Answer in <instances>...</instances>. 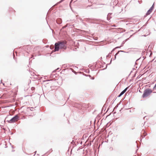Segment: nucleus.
<instances>
[{
	"label": "nucleus",
	"instance_id": "1",
	"mask_svg": "<svg viewBox=\"0 0 156 156\" xmlns=\"http://www.w3.org/2000/svg\"><path fill=\"white\" fill-rule=\"evenodd\" d=\"M67 48L66 42L65 41H59L56 43L55 45L54 51H58L59 49L65 50Z\"/></svg>",
	"mask_w": 156,
	"mask_h": 156
},
{
	"label": "nucleus",
	"instance_id": "2",
	"mask_svg": "<svg viewBox=\"0 0 156 156\" xmlns=\"http://www.w3.org/2000/svg\"><path fill=\"white\" fill-rule=\"evenodd\" d=\"M152 92V90L150 89H147L145 90L143 94V98H144L147 97Z\"/></svg>",
	"mask_w": 156,
	"mask_h": 156
},
{
	"label": "nucleus",
	"instance_id": "3",
	"mask_svg": "<svg viewBox=\"0 0 156 156\" xmlns=\"http://www.w3.org/2000/svg\"><path fill=\"white\" fill-rule=\"evenodd\" d=\"M19 117L18 115H16L14 117L12 118L11 119L9 122L10 123H12L14 122H17L19 120Z\"/></svg>",
	"mask_w": 156,
	"mask_h": 156
},
{
	"label": "nucleus",
	"instance_id": "4",
	"mask_svg": "<svg viewBox=\"0 0 156 156\" xmlns=\"http://www.w3.org/2000/svg\"><path fill=\"white\" fill-rule=\"evenodd\" d=\"M154 7L153 5L152 6V7L150 8V9L147 12L146 15L147 16V15H149L152 12L153 9Z\"/></svg>",
	"mask_w": 156,
	"mask_h": 156
},
{
	"label": "nucleus",
	"instance_id": "5",
	"mask_svg": "<svg viewBox=\"0 0 156 156\" xmlns=\"http://www.w3.org/2000/svg\"><path fill=\"white\" fill-rule=\"evenodd\" d=\"M127 90V88H126L124 90L122 91L120 94L119 95V97H120Z\"/></svg>",
	"mask_w": 156,
	"mask_h": 156
},
{
	"label": "nucleus",
	"instance_id": "6",
	"mask_svg": "<svg viewBox=\"0 0 156 156\" xmlns=\"http://www.w3.org/2000/svg\"><path fill=\"white\" fill-rule=\"evenodd\" d=\"M52 151V149H50L47 152H48V154H49Z\"/></svg>",
	"mask_w": 156,
	"mask_h": 156
},
{
	"label": "nucleus",
	"instance_id": "7",
	"mask_svg": "<svg viewBox=\"0 0 156 156\" xmlns=\"http://www.w3.org/2000/svg\"><path fill=\"white\" fill-rule=\"evenodd\" d=\"M122 52V51H118V52L115 54V58L116 57V56L118 55L120 52Z\"/></svg>",
	"mask_w": 156,
	"mask_h": 156
},
{
	"label": "nucleus",
	"instance_id": "8",
	"mask_svg": "<svg viewBox=\"0 0 156 156\" xmlns=\"http://www.w3.org/2000/svg\"><path fill=\"white\" fill-rule=\"evenodd\" d=\"M60 20H60V19H57V21H57V23H58L60 24V22L58 23V21H59V20L60 21Z\"/></svg>",
	"mask_w": 156,
	"mask_h": 156
},
{
	"label": "nucleus",
	"instance_id": "9",
	"mask_svg": "<svg viewBox=\"0 0 156 156\" xmlns=\"http://www.w3.org/2000/svg\"><path fill=\"white\" fill-rule=\"evenodd\" d=\"M50 48H51V49H53L54 48V46L53 45L51 46L50 47Z\"/></svg>",
	"mask_w": 156,
	"mask_h": 156
}]
</instances>
